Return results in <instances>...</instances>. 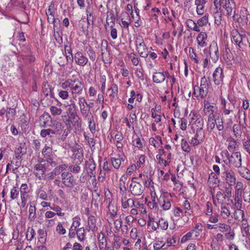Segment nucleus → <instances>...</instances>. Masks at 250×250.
<instances>
[{"label":"nucleus","mask_w":250,"mask_h":250,"mask_svg":"<svg viewBox=\"0 0 250 250\" xmlns=\"http://www.w3.org/2000/svg\"><path fill=\"white\" fill-rule=\"evenodd\" d=\"M42 96L47 99H48L49 97L53 98L54 96V93L52 92L51 87L47 83L42 84Z\"/></svg>","instance_id":"nucleus-21"},{"label":"nucleus","mask_w":250,"mask_h":250,"mask_svg":"<svg viewBox=\"0 0 250 250\" xmlns=\"http://www.w3.org/2000/svg\"><path fill=\"white\" fill-rule=\"evenodd\" d=\"M108 92H109V99L111 102H115L118 97V86L115 83H113L111 87L108 88Z\"/></svg>","instance_id":"nucleus-20"},{"label":"nucleus","mask_w":250,"mask_h":250,"mask_svg":"<svg viewBox=\"0 0 250 250\" xmlns=\"http://www.w3.org/2000/svg\"><path fill=\"white\" fill-rule=\"evenodd\" d=\"M235 109V105L231 104L230 103H228L227 105L223 109V114L224 115H229L230 114L233 113V110Z\"/></svg>","instance_id":"nucleus-37"},{"label":"nucleus","mask_w":250,"mask_h":250,"mask_svg":"<svg viewBox=\"0 0 250 250\" xmlns=\"http://www.w3.org/2000/svg\"><path fill=\"white\" fill-rule=\"evenodd\" d=\"M50 209L55 211L56 215L62 217L64 215V213L62 212V208L55 204H52V206L50 207Z\"/></svg>","instance_id":"nucleus-46"},{"label":"nucleus","mask_w":250,"mask_h":250,"mask_svg":"<svg viewBox=\"0 0 250 250\" xmlns=\"http://www.w3.org/2000/svg\"><path fill=\"white\" fill-rule=\"evenodd\" d=\"M198 90H199V93L196 96V97L197 98H200L201 99H204L208 94V87L196 85L194 88V92L193 94L195 95L196 94V91Z\"/></svg>","instance_id":"nucleus-19"},{"label":"nucleus","mask_w":250,"mask_h":250,"mask_svg":"<svg viewBox=\"0 0 250 250\" xmlns=\"http://www.w3.org/2000/svg\"><path fill=\"white\" fill-rule=\"evenodd\" d=\"M61 86L63 89L69 91L71 99L75 101L83 93V83L78 78L68 79L62 83Z\"/></svg>","instance_id":"nucleus-1"},{"label":"nucleus","mask_w":250,"mask_h":250,"mask_svg":"<svg viewBox=\"0 0 250 250\" xmlns=\"http://www.w3.org/2000/svg\"><path fill=\"white\" fill-rule=\"evenodd\" d=\"M28 219L30 221H33L36 216V208L33 202H30L29 204Z\"/></svg>","instance_id":"nucleus-32"},{"label":"nucleus","mask_w":250,"mask_h":250,"mask_svg":"<svg viewBox=\"0 0 250 250\" xmlns=\"http://www.w3.org/2000/svg\"><path fill=\"white\" fill-rule=\"evenodd\" d=\"M192 128L197 129H203V127L204 126V121L202 118L199 119L196 121H194V123H191Z\"/></svg>","instance_id":"nucleus-45"},{"label":"nucleus","mask_w":250,"mask_h":250,"mask_svg":"<svg viewBox=\"0 0 250 250\" xmlns=\"http://www.w3.org/2000/svg\"><path fill=\"white\" fill-rule=\"evenodd\" d=\"M224 9L226 15L233 20L236 19V4L234 0H222L219 7Z\"/></svg>","instance_id":"nucleus-2"},{"label":"nucleus","mask_w":250,"mask_h":250,"mask_svg":"<svg viewBox=\"0 0 250 250\" xmlns=\"http://www.w3.org/2000/svg\"><path fill=\"white\" fill-rule=\"evenodd\" d=\"M99 247L100 249H103L106 246L107 241L105 235H99Z\"/></svg>","instance_id":"nucleus-50"},{"label":"nucleus","mask_w":250,"mask_h":250,"mask_svg":"<svg viewBox=\"0 0 250 250\" xmlns=\"http://www.w3.org/2000/svg\"><path fill=\"white\" fill-rule=\"evenodd\" d=\"M41 163L37 164L34 166V174L40 180L45 178L44 174L47 171L46 167Z\"/></svg>","instance_id":"nucleus-9"},{"label":"nucleus","mask_w":250,"mask_h":250,"mask_svg":"<svg viewBox=\"0 0 250 250\" xmlns=\"http://www.w3.org/2000/svg\"><path fill=\"white\" fill-rule=\"evenodd\" d=\"M216 123L215 119H208L207 129L209 132H211L214 128Z\"/></svg>","instance_id":"nucleus-54"},{"label":"nucleus","mask_w":250,"mask_h":250,"mask_svg":"<svg viewBox=\"0 0 250 250\" xmlns=\"http://www.w3.org/2000/svg\"><path fill=\"white\" fill-rule=\"evenodd\" d=\"M152 79L153 82L156 83H161L165 80L163 73L157 71L153 73Z\"/></svg>","instance_id":"nucleus-26"},{"label":"nucleus","mask_w":250,"mask_h":250,"mask_svg":"<svg viewBox=\"0 0 250 250\" xmlns=\"http://www.w3.org/2000/svg\"><path fill=\"white\" fill-rule=\"evenodd\" d=\"M127 56L134 65L137 66L139 64L140 59L134 52L128 54Z\"/></svg>","instance_id":"nucleus-38"},{"label":"nucleus","mask_w":250,"mask_h":250,"mask_svg":"<svg viewBox=\"0 0 250 250\" xmlns=\"http://www.w3.org/2000/svg\"><path fill=\"white\" fill-rule=\"evenodd\" d=\"M52 150V149L51 147L47 146H44V147L42 149V152L44 160L51 156H53V155H55L53 153Z\"/></svg>","instance_id":"nucleus-31"},{"label":"nucleus","mask_w":250,"mask_h":250,"mask_svg":"<svg viewBox=\"0 0 250 250\" xmlns=\"http://www.w3.org/2000/svg\"><path fill=\"white\" fill-rule=\"evenodd\" d=\"M173 220H178L180 217L183 215V211L180 208L177 207L173 209Z\"/></svg>","instance_id":"nucleus-51"},{"label":"nucleus","mask_w":250,"mask_h":250,"mask_svg":"<svg viewBox=\"0 0 250 250\" xmlns=\"http://www.w3.org/2000/svg\"><path fill=\"white\" fill-rule=\"evenodd\" d=\"M217 111V106L211 104L209 101L204 100L203 111L208 119H215Z\"/></svg>","instance_id":"nucleus-7"},{"label":"nucleus","mask_w":250,"mask_h":250,"mask_svg":"<svg viewBox=\"0 0 250 250\" xmlns=\"http://www.w3.org/2000/svg\"><path fill=\"white\" fill-rule=\"evenodd\" d=\"M205 137V132L203 129H197L194 136L192 138L190 144L193 146L201 144Z\"/></svg>","instance_id":"nucleus-10"},{"label":"nucleus","mask_w":250,"mask_h":250,"mask_svg":"<svg viewBox=\"0 0 250 250\" xmlns=\"http://www.w3.org/2000/svg\"><path fill=\"white\" fill-rule=\"evenodd\" d=\"M81 219L78 216H76L73 219V223L70 229L69 234H75V230L80 228Z\"/></svg>","instance_id":"nucleus-25"},{"label":"nucleus","mask_w":250,"mask_h":250,"mask_svg":"<svg viewBox=\"0 0 250 250\" xmlns=\"http://www.w3.org/2000/svg\"><path fill=\"white\" fill-rule=\"evenodd\" d=\"M220 9V7H218L216 8L215 7V10L216 11L213 14L215 23L217 25L221 24L222 21V14Z\"/></svg>","instance_id":"nucleus-30"},{"label":"nucleus","mask_w":250,"mask_h":250,"mask_svg":"<svg viewBox=\"0 0 250 250\" xmlns=\"http://www.w3.org/2000/svg\"><path fill=\"white\" fill-rule=\"evenodd\" d=\"M206 0H195V4L196 5V12L198 15H203L205 11V4Z\"/></svg>","instance_id":"nucleus-23"},{"label":"nucleus","mask_w":250,"mask_h":250,"mask_svg":"<svg viewBox=\"0 0 250 250\" xmlns=\"http://www.w3.org/2000/svg\"><path fill=\"white\" fill-rule=\"evenodd\" d=\"M150 145L154 146L155 148H158L162 144V139L161 137L157 136L155 138L151 137L149 140Z\"/></svg>","instance_id":"nucleus-36"},{"label":"nucleus","mask_w":250,"mask_h":250,"mask_svg":"<svg viewBox=\"0 0 250 250\" xmlns=\"http://www.w3.org/2000/svg\"><path fill=\"white\" fill-rule=\"evenodd\" d=\"M229 229V226L227 225H225L224 224H217L216 226V229L218 231H220L221 232H224L228 230Z\"/></svg>","instance_id":"nucleus-62"},{"label":"nucleus","mask_w":250,"mask_h":250,"mask_svg":"<svg viewBox=\"0 0 250 250\" xmlns=\"http://www.w3.org/2000/svg\"><path fill=\"white\" fill-rule=\"evenodd\" d=\"M159 229L166 230L168 228V222L163 218H161L158 221Z\"/></svg>","instance_id":"nucleus-57"},{"label":"nucleus","mask_w":250,"mask_h":250,"mask_svg":"<svg viewBox=\"0 0 250 250\" xmlns=\"http://www.w3.org/2000/svg\"><path fill=\"white\" fill-rule=\"evenodd\" d=\"M138 177H133L132 179L131 184L129 185V190L131 193L134 196H140L141 195L144 190L145 188L140 184Z\"/></svg>","instance_id":"nucleus-6"},{"label":"nucleus","mask_w":250,"mask_h":250,"mask_svg":"<svg viewBox=\"0 0 250 250\" xmlns=\"http://www.w3.org/2000/svg\"><path fill=\"white\" fill-rule=\"evenodd\" d=\"M232 42H234L236 44L240 46V44L242 42L241 35L239 33H234L232 36Z\"/></svg>","instance_id":"nucleus-52"},{"label":"nucleus","mask_w":250,"mask_h":250,"mask_svg":"<svg viewBox=\"0 0 250 250\" xmlns=\"http://www.w3.org/2000/svg\"><path fill=\"white\" fill-rule=\"evenodd\" d=\"M22 60L27 63H30L34 62L36 59L31 52H28L26 55H22Z\"/></svg>","instance_id":"nucleus-41"},{"label":"nucleus","mask_w":250,"mask_h":250,"mask_svg":"<svg viewBox=\"0 0 250 250\" xmlns=\"http://www.w3.org/2000/svg\"><path fill=\"white\" fill-rule=\"evenodd\" d=\"M59 96L62 100H66L69 97V91L67 89H62L58 91Z\"/></svg>","instance_id":"nucleus-58"},{"label":"nucleus","mask_w":250,"mask_h":250,"mask_svg":"<svg viewBox=\"0 0 250 250\" xmlns=\"http://www.w3.org/2000/svg\"><path fill=\"white\" fill-rule=\"evenodd\" d=\"M171 196L168 197L165 194H163L159 198L158 203L163 210H167L169 209L171 207Z\"/></svg>","instance_id":"nucleus-11"},{"label":"nucleus","mask_w":250,"mask_h":250,"mask_svg":"<svg viewBox=\"0 0 250 250\" xmlns=\"http://www.w3.org/2000/svg\"><path fill=\"white\" fill-rule=\"evenodd\" d=\"M138 177L139 179H141L145 186L147 188H150L153 185L152 180L143 173H140Z\"/></svg>","instance_id":"nucleus-27"},{"label":"nucleus","mask_w":250,"mask_h":250,"mask_svg":"<svg viewBox=\"0 0 250 250\" xmlns=\"http://www.w3.org/2000/svg\"><path fill=\"white\" fill-rule=\"evenodd\" d=\"M212 76L215 84L220 85L223 84L224 75L222 67L220 66L217 67L214 71Z\"/></svg>","instance_id":"nucleus-13"},{"label":"nucleus","mask_w":250,"mask_h":250,"mask_svg":"<svg viewBox=\"0 0 250 250\" xmlns=\"http://www.w3.org/2000/svg\"><path fill=\"white\" fill-rule=\"evenodd\" d=\"M61 118L62 122L64 123L66 126L70 127V125H75L74 121L71 118V116L66 112H64L62 115Z\"/></svg>","instance_id":"nucleus-29"},{"label":"nucleus","mask_w":250,"mask_h":250,"mask_svg":"<svg viewBox=\"0 0 250 250\" xmlns=\"http://www.w3.org/2000/svg\"><path fill=\"white\" fill-rule=\"evenodd\" d=\"M37 195L41 199L43 200H47L48 196L46 192L43 189L41 188H39L37 190Z\"/></svg>","instance_id":"nucleus-61"},{"label":"nucleus","mask_w":250,"mask_h":250,"mask_svg":"<svg viewBox=\"0 0 250 250\" xmlns=\"http://www.w3.org/2000/svg\"><path fill=\"white\" fill-rule=\"evenodd\" d=\"M87 121L88 122L89 128L91 132L94 134L96 131V126L93 116H91L90 118H88Z\"/></svg>","instance_id":"nucleus-49"},{"label":"nucleus","mask_w":250,"mask_h":250,"mask_svg":"<svg viewBox=\"0 0 250 250\" xmlns=\"http://www.w3.org/2000/svg\"><path fill=\"white\" fill-rule=\"evenodd\" d=\"M50 111L51 115L54 116H60L62 112V110L61 108L57 107L56 106L52 105L50 107Z\"/></svg>","instance_id":"nucleus-42"},{"label":"nucleus","mask_w":250,"mask_h":250,"mask_svg":"<svg viewBox=\"0 0 250 250\" xmlns=\"http://www.w3.org/2000/svg\"><path fill=\"white\" fill-rule=\"evenodd\" d=\"M80 164L78 163V162L75 165H70L68 166V170L73 173L77 174L80 172L81 171V167L79 165Z\"/></svg>","instance_id":"nucleus-40"},{"label":"nucleus","mask_w":250,"mask_h":250,"mask_svg":"<svg viewBox=\"0 0 250 250\" xmlns=\"http://www.w3.org/2000/svg\"><path fill=\"white\" fill-rule=\"evenodd\" d=\"M223 153L227 158L229 164L230 166L236 168H238L242 166V157L240 152H232L231 155H230L228 151L225 150L223 151Z\"/></svg>","instance_id":"nucleus-3"},{"label":"nucleus","mask_w":250,"mask_h":250,"mask_svg":"<svg viewBox=\"0 0 250 250\" xmlns=\"http://www.w3.org/2000/svg\"><path fill=\"white\" fill-rule=\"evenodd\" d=\"M108 202V209L111 217L113 218L116 215L118 211L117 204L115 201L110 198L106 199Z\"/></svg>","instance_id":"nucleus-17"},{"label":"nucleus","mask_w":250,"mask_h":250,"mask_svg":"<svg viewBox=\"0 0 250 250\" xmlns=\"http://www.w3.org/2000/svg\"><path fill=\"white\" fill-rule=\"evenodd\" d=\"M56 157L57 156L56 155H54L53 156H51L48 158L46 159L45 160L42 159L41 162L46 161L47 163L51 166L55 167L58 164V162L55 160Z\"/></svg>","instance_id":"nucleus-43"},{"label":"nucleus","mask_w":250,"mask_h":250,"mask_svg":"<svg viewBox=\"0 0 250 250\" xmlns=\"http://www.w3.org/2000/svg\"><path fill=\"white\" fill-rule=\"evenodd\" d=\"M244 150L250 155V136L242 142Z\"/></svg>","instance_id":"nucleus-47"},{"label":"nucleus","mask_w":250,"mask_h":250,"mask_svg":"<svg viewBox=\"0 0 250 250\" xmlns=\"http://www.w3.org/2000/svg\"><path fill=\"white\" fill-rule=\"evenodd\" d=\"M26 152V147L24 144H20L18 145L15 150V157L17 159H20L22 156Z\"/></svg>","instance_id":"nucleus-22"},{"label":"nucleus","mask_w":250,"mask_h":250,"mask_svg":"<svg viewBox=\"0 0 250 250\" xmlns=\"http://www.w3.org/2000/svg\"><path fill=\"white\" fill-rule=\"evenodd\" d=\"M111 161L113 167L116 169H118L121 166L122 162H124V159L123 158L119 157L117 158H111Z\"/></svg>","instance_id":"nucleus-39"},{"label":"nucleus","mask_w":250,"mask_h":250,"mask_svg":"<svg viewBox=\"0 0 250 250\" xmlns=\"http://www.w3.org/2000/svg\"><path fill=\"white\" fill-rule=\"evenodd\" d=\"M208 14H206L203 17L199 19L197 21V24L198 26H203L207 24L208 22Z\"/></svg>","instance_id":"nucleus-60"},{"label":"nucleus","mask_w":250,"mask_h":250,"mask_svg":"<svg viewBox=\"0 0 250 250\" xmlns=\"http://www.w3.org/2000/svg\"><path fill=\"white\" fill-rule=\"evenodd\" d=\"M179 237L176 235H170L169 237L167 239V243L168 246H176L179 243Z\"/></svg>","instance_id":"nucleus-35"},{"label":"nucleus","mask_w":250,"mask_h":250,"mask_svg":"<svg viewBox=\"0 0 250 250\" xmlns=\"http://www.w3.org/2000/svg\"><path fill=\"white\" fill-rule=\"evenodd\" d=\"M208 36L206 32H201L197 36L196 41L198 46L200 47H204L208 45L207 42Z\"/></svg>","instance_id":"nucleus-18"},{"label":"nucleus","mask_w":250,"mask_h":250,"mask_svg":"<svg viewBox=\"0 0 250 250\" xmlns=\"http://www.w3.org/2000/svg\"><path fill=\"white\" fill-rule=\"evenodd\" d=\"M135 74L140 80H141L142 81H143L144 80L145 76L144 74V70H143V68H136L135 72Z\"/></svg>","instance_id":"nucleus-59"},{"label":"nucleus","mask_w":250,"mask_h":250,"mask_svg":"<svg viewBox=\"0 0 250 250\" xmlns=\"http://www.w3.org/2000/svg\"><path fill=\"white\" fill-rule=\"evenodd\" d=\"M121 201L122 207L125 209L129 207H132L133 205V199L132 198L127 199L126 196L121 197Z\"/></svg>","instance_id":"nucleus-28"},{"label":"nucleus","mask_w":250,"mask_h":250,"mask_svg":"<svg viewBox=\"0 0 250 250\" xmlns=\"http://www.w3.org/2000/svg\"><path fill=\"white\" fill-rule=\"evenodd\" d=\"M186 23L187 26L191 30L196 32L200 31L199 27L197 25V23H195L192 20L188 19Z\"/></svg>","instance_id":"nucleus-33"},{"label":"nucleus","mask_w":250,"mask_h":250,"mask_svg":"<svg viewBox=\"0 0 250 250\" xmlns=\"http://www.w3.org/2000/svg\"><path fill=\"white\" fill-rule=\"evenodd\" d=\"M81 113L83 116V117L87 120L88 118H90L92 115L91 113L90 112V109H88L87 107L84 108L83 107V109H80Z\"/></svg>","instance_id":"nucleus-55"},{"label":"nucleus","mask_w":250,"mask_h":250,"mask_svg":"<svg viewBox=\"0 0 250 250\" xmlns=\"http://www.w3.org/2000/svg\"><path fill=\"white\" fill-rule=\"evenodd\" d=\"M209 55L210 59L214 63L218 61L219 53L217 43L216 42H212L210 45Z\"/></svg>","instance_id":"nucleus-14"},{"label":"nucleus","mask_w":250,"mask_h":250,"mask_svg":"<svg viewBox=\"0 0 250 250\" xmlns=\"http://www.w3.org/2000/svg\"><path fill=\"white\" fill-rule=\"evenodd\" d=\"M181 147L183 151L188 152L190 150V147L186 140L183 139L181 141Z\"/></svg>","instance_id":"nucleus-63"},{"label":"nucleus","mask_w":250,"mask_h":250,"mask_svg":"<svg viewBox=\"0 0 250 250\" xmlns=\"http://www.w3.org/2000/svg\"><path fill=\"white\" fill-rule=\"evenodd\" d=\"M62 183L65 186L72 188L74 186V179L71 173L64 171L61 174Z\"/></svg>","instance_id":"nucleus-12"},{"label":"nucleus","mask_w":250,"mask_h":250,"mask_svg":"<svg viewBox=\"0 0 250 250\" xmlns=\"http://www.w3.org/2000/svg\"><path fill=\"white\" fill-rule=\"evenodd\" d=\"M40 135L43 138L46 137L47 136L51 137L52 136V135H54V133L51 128H47L42 129L41 131Z\"/></svg>","instance_id":"nucleus-56"},{"label":"nucleus","mask_w":250,"mask_h":250,"mask_svg":"<svg viewBox=\"0 0 250 250\" xmlns=\"http://www.w3.org/2000/svg\"><path fill=\"white\" fill-rule=\"evenodd\" d=\"M228 142L229 143L228 149L230 152H234L233 151L237 145L236 141L234 139L230 138L228 140Z\"/></svg>","instance_id":"nucleus-44"},{"label":"nucleus","mask_w":250,"mask_h":250,"mask_svg":"<svg viewBox=\"0 0 250 250\" xmlns=\"http://www.w3.org/2000/svg\"><path fill=\"white\" fill-rule=\"evenodd\" d=\"M136 49L140 57L146 58L149 54L148 48L145 43L143 37L138 35L135 37Z\"/></svg>","instance_id":"nucleus-4"},{"label":"nucleus","mask_w":250,"mask_h":250,"mask_svg":"<svg viewBox=\"0 0 250 250\" xmlns=\"http://www.w3.org/2000/svg\"><path fill=\"white\" fill-rule=\"evenodd\" d=\"M233 130L236 137H240L242 135L241 127L239 124H234L233 125Z\"/></svg>","instance_id":"nucleus-53"},{"label":"nucleus","mask_w":250,"mask_h":250,"mask_svg":"<svg viewBox=\"0 0 250 250\" xmlns=\"http://www.w3.org/2000/svg\"><path fill=\"white\" fill-rule=\"evenodd\" d=\"M122 16L123 18L122 19L121 21L123 26L124 27L127 28L128 27L129 25L131 22L130 16L129 14L126 12L123 13Z\"/></svg>","instance_id":"nucleus-34"},{"label":"nucleus","mask_w":250,"mask_h":250,"mask_svg":"<svg viewBox=\"0 0 250 250\" xmlns=\"http://www.w3.org/2000/svg\"><path fill=\"white\" fill-rule=\"evenodd\" d=\"M74 59L75 63L81 66H85L88 61L87 57L80 51H78L74 54Z\"/></svg>","instance_id":"nucleus-15"},{"label":"nucleus","mask_w":250,"mask_h":250,"mask_svg":"<svg viewBox=\"0 0 250 250\" xmlns=\"http://www.w3.org/2000/svg\"><path fill=\"white\" fill-rule=\"evenodd\" d=\"M238 173L243 178L250 180V171L246 167H242L238 168Z\"/></svg>","instance_id":"nucleus-24"},{"label":"nucleus","mask_w":250,"mask_h":250,"mask_svg":"<svg viewBox=\"0 0 250 250\" xmlns=\"http://www.w3.org/2000/svg\"><path fill=\"white\" fill-rule=\"evenodd\" d=\"M59 174L58 173V171L55 169V168L50 172L48 173L45 175V178L47 180H52L53 179L56 175H58Z\"/></svg>","instance_id":"nucleus-64"},{"label":"nucleus","mask_w":250,"mask_h":250,"mask_svg":"<svg viewBox=\"0 0 250 250\" xmlns=\"http://www.w3.org/2000/svg\"><path fill=\"white\" fill-rule=\"evenodd\" d=\"M74 101L70 100L71 104L64 105V106H68L67 111L65 112L71 116V119L74 122V125H76L78 122L77 119H79V118L77 113V105Z\"/></svg>","instance_id":"nucleus-8"},{"label":"nucleus","mask_w":250,"mask_h":250,"mask_svg":"<svg viewBox=\"0 0 250 250\" xmlns=\"http://www.w3.org/2000/svg\"><path fill=\"white\" fill-rule=\"evenodd\" d=\"M50 126L51 127V129L53 131L54 134H61L64 128L62 124L56 120L51 121V124Z\"/></svg>","instance_id":"nucleus-16"},{"label":"nucleus","mask_w":250,"mask_h":250,"mask_svg":"<svg viewBox=\"0 0 250 250\" xmlns=\"http://www.w3.org/2000/svg\"><path fill=\"white\" fill-rule=\"evenodd\" d=\"M88 224L89 230H91L93 232L96 227V219L94 216H90L88 217Z\"/></svg>","instance_id":"nucleus-48"},{"label":"nucleus","mask_w":250,"mask_h":250,"mask_svg":"<svg viewBox=\"0 0 250 250\" xmlns=\"http://www.w3.org/2000/svg\"><path fill=\"white\" fill-rule=\"evenodd\" d=\"M222 177L229 186H233L236 183V179L234 171L227 167H224Z\"/></svg>","instance_id":"nucleus-5"}]
</instances>
